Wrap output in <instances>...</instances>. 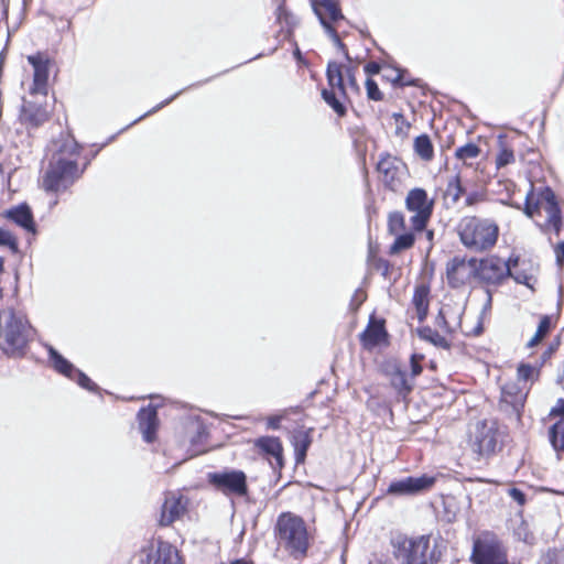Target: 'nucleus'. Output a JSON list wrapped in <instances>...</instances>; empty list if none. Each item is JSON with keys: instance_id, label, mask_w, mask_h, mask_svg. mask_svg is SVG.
Listing matches in <instances>:
<instances>
[{"instance_id": "43", "label": "nucleus", "mask_w": 564, "mask_h": 564, "mask_svg": "<svg viewBox=\"0 0 564 564\" xmlns=\"http://www.w3.org/2000/svg\"><path fill=\"white\" fill-rule=\"evenodd\" d=\"M191 430L195 435L192 436L191 443L192 445H197L202 443L207 437L206 427L202 423H193Z\"/></svg>"}, {"instance_id": "50", "label": "nucleus", "mask_w": 564, "mask_h": 564, "mask_svg": "<svg viewBox=\"0 0 564 564\" xmlns=\"http://www.w3.org/2000/svg\"><path fill=\"white\" fill-rule=\"evenodd\" d=\"M422 359H423L422 355L413 354L411 356L410 364H411V375H412V378H415L419 375H421L422 366H421L420 362H421Z\"/></svg>"}, {"instance_id": "61", "label": "nucleus", "mask_w": 564, "mask_h": 564, "mask_svg": "<svg viewBox=\"0 0 564 564\" xmlns=\"http://www.w3.org/2000/svg\"><path fill=\"white\" fill-rule=\"evenodd\" d=\"M355 297L356 300H358V304H360L365 300L366 295L364 294V292L357 291Z\"/></svg>"}, {"instance_id": "27", "label": "nucleus", "mask_w": 564, "mask_h": 564, "mask_svg": "<svg viewBox=\"0 0 564 564\" xmlns=\"http://www.w3.org/2000/svg\"><path fill=\"white\" fill-rule=\"evenodd\" d=\"M296 463L304 462L306 452L311 445V437L306 431H297L292 436Z\"/></svg>"}, {"instance_id": "2", "label": "nucleus", "mask_w": 564, "mask_h": 564, "mask_svg": "<svg viewBox=\"0 0 564 564\" xmlns=\"http://www.w3.org/2000/svg\"><path fill=\"white\" fill-rule=\"evenodd\" d=\"M33 336L34 328L22 312L0 311V349L7 356H21Z\"/></svg>"}, {"instance_id": "6", "label": "nucleus", "mask_w": 564, "mask_h": 564, "mask_svg": "<svg viewBox=\"0 0 564 564\" xmlns=\"http://www.w3.org/2000/svg\"><path fill=\"white\" fill-rule=\"evenodd\" d=\"M470 558L474 564H506L507 550L495 533L484 531L474 540Z\"/></svg>"}, {"instance_id": "22", "label": "nucleus", "mask_w": 564, "mask_h": 564, "mask_svg": "<svg viewBox=\"0 0 564 564\" xmlns=\"http://www.w3.org/2000/svg\"><path fill=\"white\" fill-rule=\"evenodd\" d=\"M388 334L383 321L370 319L367 328L360 335L362 345L371 349L386 340Z\"/></svg>"}, {"instance_id": "7", "label": "nucleus", "mask_w": 564, "mask_h": 564, "mask_svg": "<svg viewBox=\"0 0 564 564\" xmlns=\"http://www.w3.org/2000/svg\"><path fill=\"white\" fill-rule=\"evenodd\" d=\"M405 207L413 213L410 219L413 230H424L434 207V200L429 198L426 191L420 187L411 189L405 198Z\"/></svg>"}, {"instance_id": "57", "label": "nucleus", "mask_w": 564, "mask_h": 564, "mask_svg": "<svg viewBox=\"0 0 564 564\" xmlns=\"http://www.w3.org/2000/svg\"><path fill=\"white\" fill-rule=\"evenodd\" d=\"M365 72L369 75H376L380 72V65L375 62H370L365 66Z\"/></svg>"}, {"instance_id": "48", "label": "nucleus", "mask_w": 564, "mask_h": 564, "mask_svg": "<svg viewBox=\"0 0 564 564\" xmlns=\"http://www.w3.org/2000/svg\"><path fill=\"white\" fill-rule=\"evenodd\" d=\"M485 200H486L485 192L473 191V192L467 194L466 199H465V205L471 207V206H475V205H477L479 203H482Z\"/></svg>"}, {"instance_id": "28", "label": "nucleus", "mask_w": 564, "mask_h": 564, "mask_svg": "<svg viewBox=\"0 0 564 564\" xmlns=\"http://www.w3.org/2000/svg\"><path fill=\"white\" fill-rule=\"evenodd\" d=\"M390 383L393 389L400 394L405 397L412 390L413 384L409 381L406 372L400 368H395L390 376Z\"/></svg>"}, {"instance_id": "59", "label": "nucleus", "mask_w": 564, "mask_h": 564, "mask_svg": "<svg viewBox=\"0 0 564 564\" xmlns=\"http://www.w3.org/2000/svg\"><path fill=\"white\" fill-rule=\"evenodd\" d=\"M435 323L438 327H442V328L447 327V322H446L445 315L442 310L440 311L438 315L436 316Z\"/></svg>"}, {"instance_id": "56", "label": "nucleus", "mask_w": 564, "mask_h": 564, "mask_svg": "<svg viewBox=\"0 0 564 564\" xmlns=\"http://www.w3.org/2000/svg\"><path fill=\"white\" fill-rule=\"evenodd\" d=\"M551 415H560V420H564V399H558L555 406L551 410Z\"/></svg>"}, {"instance_id": "41", "label": "nucleus", "mask_w": 564, "mask_h": 564, "mask_svg": "<svg viewBox=\"0 0 564 564\" xmlns=\"http://www.w3.org/2000/svg\"><path fill=\"white\" fill-rule=\"evenodd\" d=\"M72 380H75L82 388L87 389L89 391H95L97 386L88 378L83 371L76 369L73 373Z\"/></svg>"}, {"instance_id": "40", "label": "nucleus", "mask_w": 564, "mask_h": 564, "mask_svg": "<svg viewBox=\"0 0 564 564\" xmlns=\"http://www.w3.org/2000/svg\"><path fill=\"white\" fill-rule=\"evenodd\" d=\"M480 149L474 143H467L456 149L455 155L457 159L466 161L468 159H475L479 155Z\"/></svg>"}, {"instance_id": "37", "label": "nucleus", "mask_w": 564, "mask_h": 564, "mask_svg": "<svg viewBox=\"0 0 564 564\" xmlns=\"http://www.w3.org/2000/svg\"><path fill=\"white\" fill-rule=\"evenodd\" d=\"M514 162L513 150L500 142V149L496 158V165L498 169L505 167Z\"/></svg>"}, {"instance_id": "24", "label": "nucleus", "mask_w": 564, "mask_h": 564, "mask_svg": "<svg viewBox=\"0 0 564 564\" xmlns=\"http://www.w3.org/2000/svg\"><path fill=\"white\" fill-rule=\"evenodd\" d=\"M48 352L50 361L53 365V368L64 375L67 378H73V373L77 368L74 367L67 359H65L53 346H45Z\"/></svg>"}, {"instance_id": "25", "label": "nucleus", "mask_w": 564, "mask_h": 564, "mask_svg": "<svg viewBox=\"0 0 564 564\" xmlns=\"http://www.w3.org/2000/svg\"><path fill=\"white\" fill-rule=\"evenodd\" d=\"M327 82L332 88H337L339 95L345 96L344 70L343 66L336 62H329L327 65Z\"/></svg>"}, {"instance_id": "5", "label": "nucleus", "mask_w": 564, "mask_h": 564, "mask_svg": "<svg viewBox=\"0 0 564 564\" xmlns=\"http://www.w3.org/2000/svg\"><path fill=\"white\" fill-rule=\"evenodd\" d=\"M393 554L403 564H432L437 560L435 546L430 545L429 536L409 539L399 536L393 540Z\"/></svg>"}, {"instance_id": "51", "label": "nucleus", "mask_w": 564, "mask_h": 564, "mask_svg": "<svg viewBox=\"0 0 564 564\" xmlns=\"http://www.w3.org/2000/svg\"><path fill=\"white\" fill-rule=\"evenodd\" d=\"M182 93L181 91H177L176 94H174L172 97L165 99L164 101H162L161 104H159L158 106H155L154 108H152L151 110H149L148 112H145L144 115H142L141 117H139L137 120H134L132 122L135 123L138 121H140L141 119L145 118L147 116L151 115V113H154L156 112L158 110H160L161 108H163L164 106L169 105L172 100H174L180 94Z\"/></svg>"}, {"instance_id": "12", "label": "nucleus", "mask_w": 564, "mask_h": 564, "mask_svg": "<svg viewBox=\"0 0 564 564\" xmlns=\"http://www.w3.org/2000/svg\"><path fill=\"white\" fill-rule=\"evenodd\" d=\"M435 482V478L429 475L419 477H405L392 481L389 485L388 492L397 496L416 495L429 490Z\"/></svg>"}, {"instance_id": "32", "label": "nucleus", "mask_w": 564, "mask_h": 564, "mask_svg": "<svg viewBox=\"0 0 564 564\" xmlns=\"http://www.w3.org/2000/svg\"><path fill=\"white\" fill-rule=\"evenodd\" d=\"M257 446L263 452L275 457L278 462L282 460V445L275 437H261L257 441Z\"/></svg>"}, {"instance_id": "16", "label": "nucleus", "mask_w": 564, "mask_h": 564, "mask_svg": "<svg viewBox=\"0 0 564 564\" xmlns=\"http://www.w3.org/2000/svg\"><path fill=\"white\" fill-rule=\"evenodd\" d=\"M402 162L390 154L382 155L377 164L380 178L390 189H395L400 185Z\"/></svg>"}, {"instance_id": "33", "label": "nucleus", "mask_w": 564, "mask_h": 564, "mask_svg": "<svg viewBox=\"0 0 564 564\" xmlns=\"http://www.w3.org/2000/svg\"><path fill=\"white\" fill-rule=\"evenodd\" d=\"M552 447L556 452H564V420L556 421L549 430Z\"/></svg>"}, {"instance_id": "29", "label": "nucleus", "mask_w": 564, "mask_h": 564, "mask_svg": "<svg viewBox=\"0 0 564 564\" xmlns=\"http://www.w3.org/2000/svg\"><path fill=\"white\" fill-rule=\"evenodd\" d=\"M393 236L395 238L389 249V253L391 256L399 254L403 250H408V249L412 248L414 245L415 237H414V234L411 231H404V232L395 234Z\"/></svg>"}, {"instance_id": "42", "label": "nucleus", "mask_w": 564, "mask_h": 564, "mask_svg": "<svg viewBox=\"0 0 564 564\" xmlns=\"http://www.w3.org/2000/svg\"><path fill=\"white\" fill-rule=\"evenodd\" d=\"M538 375L535 367L522 364L518 367V379L524 382L531 381Z\"/></svg>"}, {"instance_id": "13", "label": "nucleus", "mask_w": 564, "mask_h": 564, "mask_svg": "<svg viewBox=\"0 0 564 564\" xmlns=\"http://www.w3.org/2000/svg\"><path fill=\"white\" fill-rule=\"evenodd\" d=\"M476 272V260L466 261L463 258L452 259L446 267L448 284L452 288H460L470 281Z\"/></svg>"}, {"instance_id": "14", "label": "nucleus", "mask_w": 564, "mask_h": 564, "mask_svg": "<svg viewBox=\"0 0 564 564\" xmlns=\"http://www.w3.org/2000/svg\"><path fill=\"white\" fill-rule=\"evenodd\" d=\"M311 4L325 32L335 29L336 24L344 20L336 0H311Z\"/></svg>"}, {"instance_id": "4", "label": "nucleus", "mask_w": 564, "mask_h": 564, "mask_svg": "<svg viewBox=\"0 0 564 564\" xmlns=\"http://www.w3.org/2000/svg\"><path fill=\"white\" fill-rule=\"evenodd\" d=\"M275 538L279 546L283 547L294 558L306 555L310 546V534L304 520L292 513L283 512L278 517Z\"/></svg>"}, {"instance_id": "45", "label": "nucleus", "mask_w": 564, "mask_h": 564, "mask_svg": "<svg viewBox=\"0 0 564 564\" xmlns=\"http://www.w3.org/2000/svg\"><path fill=\"white\" fill-rule=\"evenodd\" d=\"M0 246L9 247L13 251L18 249L15 237L10 231L2 228H0Z\"/></svg>"}, {"instance_id": "18", "label": "nucleus", "mask_w": 564, "mask_h": 564, "mask_svg": "<svg viewBox=\"0 0 564 564\" xmlns=\"http://www.w3.org/2000/svg\"><path fill=\"white\" fill-rule=\"evenodd\" d=\"M187 500L183 496L170 495L165 498L159 519L160 525L167 527L184 516Z\"/></svg>"}, {"instance_id": "49", "label": "nucleus", "mask_w": 564, "mask_h": 564, "mask_svg": "<svg viewBox=\"0 0 564 564\" xmlns=\"http://www.w3.org/2000/svg\"><path fill=\"white\" fill-rule=\"evenodd\" d=\"M326 34L332 39L334 45L348 58V51L346 48V45L341 42L336 28L329 29V31H327Z\"/></svg>"}, {"instance_id": "23", "label": "nucleus", "mask_w": 564, "mask_h": 564, "mask_svg": "<svg viewBox=\"0 0 564 564\" xmlns=\"http://www.w3.org/2000/svg\"><path fill=\"white\" fill-rule=\"evenodd\" d=\"M429 295L430 288L425 284H420L415 288L412 303L415 306L416 315L420 322L424 321L429 312Z\"/></svg>"}, {"instance_id": "52", "label": "nucleus", "mask_w": 564, "mask_h": 564, "mask_svg": "<svg viewBox=\"0 0 564 564\" xmlns=\"http://www.w3.org/2000/svg\"><path fill=\"white\" fill-rule=\"evenodd\" d=\"M373 267L380 271L384 278H387L391 265L388 260L379 258L373 261Z\"/></svg>"}, {"instance_id": "39", "label": "nucleus", "mask_w": 564, "mask_h": 564, "mask_svg": "<svg viewBox=\"0 0 564 564\" xmlns=\"http://www.w3.org/2000/svg\"><path fill=\"white\" fill-rule=\"evenodd\" d=\"M464 187L460 183L459 175L453 176L448 183L446 188V195L451 196L453 202L456 203L460 198V196L464 194Z\"/></svg>"}, {"instance_id": "58", "label": "nucleus", "mask_w": 564, "mask_h": 564, "mask_svg": "<svg viewBox=\"0 0 564 564\" xmlns=\"http://www.w3.org/2000/svg\"><path fill=\"white\" fill-rule=\"evenodd\" d=\"M345 75H346V77L348 79V83L351 86V88L357 89L358 86H357V83H356V78H355L354 72H352V69L350 67H347L345 69Z\"/></svg>"}, {"instance_id": "34", "label": "nucleus", "mask_w": 564, "mask_h": 564, "mask_svg": "<svg viewBox=\"0 0 564 564\" xmlns=\"http://www.w3.org/2000/svg\"><path fill=\"white\" fill-rule=\"evenodd\" d=\"M322 97L325 100V102L332 107V109L339 116L343 117L346 115V107L340 101L341 95L339 93H335L333 90L324 89L322 91Z\"/></svg>"}, {"instance_id": "53", "label": "nucleus", "mask_w": 564, "mask_h": 564, "mask_svg": "<svg viewBox=\"0 0 564 564\" xmlns=\"http://www.w3.org/2000/svg\"><path fill=\"white\" fill-rule=\"evenodd\" d=\"M532 192H530L528 195H527V200H525V208H524V213L528 217H533L534 214L539 210V207L540 205L536 203L534 205L530 204V196H531Z\"/></svg>"}, {"instance_id": "62", "label": "nucleus", "mask_w": 564, "mask_h": 564, "mask_svg": "<svg viewBox=\"0 0 564 564\" xmlns=\"http://www.w3.org/2000/svg\"><path fill=\"white\" fill-rule=\"evenodd\" d=\"M433 237H434V232L432 230H427L426 231V239L429 241H432L433 240Z\"/></svg>"}, {"instance_id": "55", "label": "nucleus", "mask_w": 564, "mask_h": 564, "mask_svg": "<svg viewBox=\"0 0 564 564\" xmlns=\"http://www.w3.org/2000/svg\"><path fill=\"white\" fill-rule=\"evenodd\" d=\"M509 495L519 505H524V502H525V495L520 489L511 488L509 490Z\"/></svg>"}, {"instance_id": "36", "label": "nucleus", "mask_w": 564, "mask_h": 564, "mask_svg": "<svg viewBox=\"0 0 564 564\" xmlns=\"http://www.w3.org/2000/svg\"><path fill=\"white\" fill-rule=\"evenodd\" d=\"M551 329V318L550 316H543L539 323L538 329L534 336L528 341L529 347H533L538 345L550 332Z\"/></svg>"}, {"instance_id": "64", "label": "nucleus", "mask_w": 564, "mask_h": 564, "mask_svg": "<svg viewBox=\"0 0 564 564\" xmlns=\"http://www.w3.org/2000/svg\"><path fill=\"white\" fill-rule=\"evenodd\" d=\"M2 270H3V260H2V258L0 257V273L2 272Z\"/></svg>"}, {"instance_id": "46", "label": "nucleus", "mask_w": 564, "mask_h": 564, "mask_svg": "<svg viewBox=\"0 0 564 564\" xmlns=\"http://www.w3.org/2000/svg\"><path fill=\"white\" fill-rule=\"evenodd\" d=\"M366 89L369 99L378 101L383 98L377 83L370 78L366 80Z\"/></svg>"}, {"instance_id": "3", "label": "nucleus", "mask_w": 564, "mask_h": 564, "mask_svg": "<svg viewBox=\"0 0 564 564\" xmlns=\"http://www.w3.org/2000/svg\"><path fill=\"white\" fill-rule=\"evenodd\" d=\"M460 242L468 250L485 252L495 247L499 237L496 221L477 216L463 217L457 225Z\"/></svg>"}, {"instance_id": "60", "label": "nucleus", "mask_w": 564, "mask_h": 564, "mask_svg": "<svg viewBox=\"0 0 564 564\" xmlns=\"http://www.w3.org/2000/svg\"><path fill=\"white\" fill-rule=\"evenodd\" d=\"M280 421H281L280 416H270L268 419V426L270 429L276 430L280 426Z\"/></svg>"}, {"instance_id": "1", "label": "nucleus", "mask_w": 564, "mask_h": 564, "mask_svg": "<svg viewBox=\"0 0 564 564\" xmlns=\"http://www.w3.org/2000/svg\"><path fill=\"white\" fill-rule=\"evenodd\" d=\"M55 145L57 150L43 176V187L47 192L58 193L66 191L80 176L77 165L79 147L72 138Z\"/></svg>"}, {"instance_id": "21", "label": "nucleus", "mask_w": 564, "mask_h": 564, "mask_svg": "<svg viewBox=\"0 0 564 564\" xmlns=\"http://www.w3.org/2000/svg\"><path fill=\"white\" fill-rule=\"evenodd\" d=\"M4 217L15 225L23 228L25 231L35 234V223L33 214L28 204L22 203L4 212Z\"/></svg>"}, {"instance_id": "30", "label": "nucleus", "mask_w": 564, "mask_h": 564, "mask_svg": "<svg viewBox=\"0 0 564 564\" xmlns=\"http://www.w3.org/2000/svg\"><path fill=\"white\" fill-rule=\"evenodd\" d=\"M414 151L423 161H431L434 156V148L427 134H421L414 139Z\"/></svg>"}, {"instance_id": "38", "label": "nucleus", "mask_w": 564, "mask_h": 564, "mask_svg": "<svg viewBox=\"0 0 564 564\" xmlns=\"http://www.w3.org/2000/svg\"><path fill=\"white\" fill-rule=\"evenodd\" d=\"M543 208L547 215V223L558 230L562 225V215L558 204L552 203L551 205H544Z\"/></svg>"}, {"instance_id": "17", "label": "nucleus", "mask_w": 564, "mask_h": 564, "mask_svg": "<svg viewBox=\"0 0 564 564\" xmlns=\"http://www.w3.org/2000/svg\"><path fill=\"white\" fill-rule=\"evenodd\" d=\"M48 111L42 105L23 99L19 120L26 129H36L48 120Z\"/></svg>"}, {"instance_id": "44", "label": "nucleus", "mask_w": 564, "mask_h": 564, "mask_svg": "<svg viewBox=\"0 0 564 564\" xmlns=\"http://www.w3.org/2000/svg\"><path fill=\"white\" fill-rule=\"evenodd\" d=\"M384 72H386L384 76L389 80H391L394 85H399V86L412 85V83L403 80L402 73L398 68H386Z\"/></svg>"}, {"instance_id": "10", "label": "nucleus", "mask_w": 564, "mask_h": 564, "mask_svg": "<svg viewBox=\"0 0 564 564\" xmlns=\"http://www.w3.org/2000/svg\"><path fill=\"white\" fill-rule=\"evenodd\" d=\"M479 279L491 284H500L510 273L509 259L505 261L497 256H490L479 262L476 269Z\"/></svg>"}, {"instance_id": "19", "label": "nucleus", "mask_w": 564, "mask_h": 564, "mask_svg": "<svg viewBox=\"0 0 564 564\" xmlns=\"http://www.w3.org/2000/svg\"><path fill=\"white\" fill-rule=\"evenodd\" d=\"M525 392L518 387L516 383H506L501 390V408L510 406L512 413L517 419L520 417V411L522 410L525 401Z\"/></svg>"}, {"instance_id": "11", "label": "nucleus", "mask_w": 564, "mask_h": 564, "mask_svg": "<svg viewBox=\"0 0 564 564\" xmlns=\"http://www.w3.org/2000/svg\"><path fill=\"white\" fill-rule=\"evenodd\" d=\"M142 553L145 554L147 564H182L178 551L165 541L151 543ZM141 561L144 562L143 558Z\"/></svg>"}, {"instance_id": "9", "label": "nucleus", "mask_w": 564, "mask_h": 564, "mask_svg": "<svg viewBox=\"0 0 564 564\" xmlns=\"http://www.w3.org/2000/svg\"><path fill=\"white\" fill-rule=\"evenodd\" d=\"M500 433L495 421H479L471 433V447L480 456L494 454L498 447Z\"/></svg>"}, {"instance_id": "63", "label": "nucleus", "mask_w": 564, "mask_h": 564, "mask_svg": "<svg viewBox=\"0 0 564 564\" xmlns=\"http://www.w3.org/2000/svg\"><path fill=\"white\" fill-rule=\"evenodd\" d=\"M294 56L300 61L302 55H301V52L300 50L297 48L295 52H294Z\"/></svg>"}, {"instance_id": "20", "label": "nucleus", "mask_w": 564, "mask_h": 564, "mask_svg": "<svg viewBox=\"0 0 564 564\" xmlns=\"http://www.w3.org/2000/svg\"><path fill=\"white\" fill-rule=\"evenodd\" d=\"M138 422L143 440L152 443L159 425L156 409L151 405L142 408L138 413Z\"/></svg>"}, {"instance_id": "15", "label": "nucleus", "mask_w": 564, "mask_h": 564, "mask_svg": "<svg viewBox=\"0 0 564 564\" xmlns=\"http://www.w3.org/2000/svg\"><path fill=\"white\" fill-rule=\"evenodd\" d=\"M28 62L33 67V85L30 88L32 95H46L48 79V58L42 53L29 55Z\"/></svg>"}, {"instance_id": "8", "label": "nucleus", "mask_w": 564, "mask_h": 564, "mask_svg": "<svg viewBox=\"0 0 564 564\" xmlns=\"http://www.w3.org/2000/svg\"><path fill=\"white\" fill-rule=\"evenodd\" d=\"M208 482L226 496L242 497L248 492L247 476L242 470L225 469L209 473Z\"/></svg>"}, {"instance_id": "47", "label": "nucleus", "mask_w": 564, "mask_h": 564, "mask_svg": "<svg viewBox=\"0 0 564 564\" xmlns=\"http://www.w3.org/2000/svg\"><path fill=\"white\" fill-rule=\"evenodd\" d=\"M552 203H557L556 196L554 192L550 187H544L539 193L538 204L541 205H551Z\"/></svg>"}, {"instance_id": "54", "label": "nucleus", "mask_w": 564, "mask_h": 564, "mask_svg": "<svg viewBox=\"0 0 564 564\" xmlns=\"http://www.w3.org/2000/svg\"><path fill=\"white\" fill-rule=\"evenodd\" d=\"M555 257H556V263L560 267L564 265V241L558 242L554 249Z\"/></svg>"}, {"instance_id": "35", "label": "nucleus", "mask_w": 564, "mask_h": 564, "mask_svg": "<svg viewBox=\"0 0 564 564\" xmlns=\"http://www.w3.org/2000/svg\"><path fill=\"white\" fill-rule=\"evenodd\" d=\"M406 229L405 219L402 213L393 212L388 217V231L390 235L404 232Z\"/></svg>"}, {"instance_id": "26", "label": "nucleus", "mask_w": 564, "mask_h": 564, "mask_svg": "<svg viewBox=\"0 0 564 564\" xmlns=\"http://www.w3.org/2000/svg\"><path fill=\"white\" fill-rule=\"evenodd\" d=\"M509 263L510 273H508V276L512 278L519 284H524L528 288L533 289L532 282H535L534 275L519 267V258H509Z\"/></svg>"}, {"instance_id": "31", "label": "nucleus", "mask_w": 564, "mask_h": 564, "mask_svg": "<svg viewBox=\"0 0 564 564\" xmlns=\"http://www.w3.org/2000/svg\"><path fill=\"white\" fill-rule=\"evenodd\" d=\"M417 335L421 339L433 344L436 347L448 349L449 344L447 339L442 336L437 330L429 326L417 328Z\"/></svg>"}]
</instances>
